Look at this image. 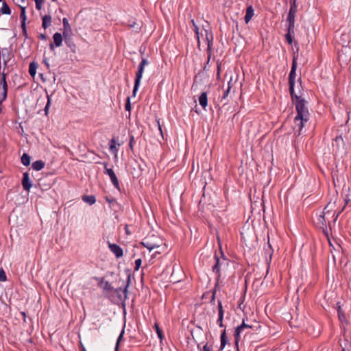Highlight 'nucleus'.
Here are the masks:
<instances>
[{"label": "nucleus", "mask_w": 351, "mask_h": 351, "mask_svg": "<svg viewBox=\"0 0 351 351\" xmlns=\"http://www.w3.org/2000/svg\"><path fill=\"white\" fill-rule=\"evenodd\" d=\"M293 101L295 103L297 115L294 119L296 126H298L300 132L304 126V123L309 119V112L306 107L307 101L301 96L297 95L295 93L291 95Z\"/></svg>", "instance_id": "nucleus-1"}, {"label": "nucleus", "mask_w": 351, "mask_h": 351, "mask_svg": "<svg viewBox=\"0 0 351 351\" xmlns=\"http://www.w3.org/2000/svg\"><path fill=\"white\" fill-rule=\"evenodd\" d=\"M215 264L212 267V271L217 275L215 287L219 285L221 274V270H224L229 266L230 261L227 258L223 252L220 250L219 254L214 256Z\"/></svg>", "instance_id": "nucleus-2"}, {"label": "nucleus", "mask_w": 351, "mask_h": 351, "mask_svg": "<svg viewBox=\"0 0 351 351\" xmlns=\"http://www.w3.org/2000/svg\"><path fill=\"white\" fill-rule=\"evenodd\" d=\"M332 151L336 154H346V143L341 135L336 136L332 140Z\"/></svg>", "instance_id": "nucleus-3"}, {"label": "nucleus", "mask_w": 351, "mask_h": 351, "mask_svg": "<svg viewBox=\"0 0 351 351\" xmlns=\"http://www.w3.org/2000/svg\"><path fill=\"white\" fill-rule=\"evenodd\" d=\"M296 69H297V62L296 58L294 57L292 62L291 69L290 73L289 74V92L290 95H293L294 91V86L295 82L296 77Z\"/></svg>", "instance_id": "nucleus-4"}, {"label": "nucleus", "mask_w": 351, "mask_h": 351, "mask_svg": "<svg viewBox=\"0 0 351 351\" xmlns=\"http://www.w3.org/2000/svg\"><path fill=\"white\" fill-rule=\"evenodd\" d=\"M102 164L104 166V173L105 174H107L109 176L110 180H111L113 186H114V188H116L118 190H120L119 180L116 176L114 171H113V169L111 168H108V162H103Z\"/></svg>", "instance_id": "nucleus-5"}, {"label": "nucleus", "mask_w": 351, "mask_h": 351, "mask_svg": "<svg viewBox=\"0 0 351 351\" xmlns=\"http://www.w3.org/2000/svg\"><path fill=\"white\" fill-rule=\"evenodd\" d=\"M296 0L291 1V8L288 14L287 21L289 23V29H294L295 17L297 12Z\"/></svg>", "instance_id": "nucleus-6"}, {"label": "nucleus", "mask_w": 351, "mask_h": 351, "mask_svg": "<svg viewBox=\"0 0 351 351\" xmlns=\"http://www.w3.org/2000/svg\"><path fill=\"white\" fill-rule=\"evenodd\" d=\"M130 282H131L130 276L129 275L128 276L126 285L125 286V287L123 289L122 287H119V288H116V289L114 288V290H112V292L117 294L120 300H123L122 295L120 293V292L122 291L124 295L123 300H125L127 299L128 289Z\"/></svg>", "instance_id": "nucleus-7"}, {"label": "nucleus", "mask_w": 351, "mask_h": 351, "mask_svg": "<svg viewBox=\"0 0 351 351\" xmlns=\"http://www.w3.org/2000/svg\"><path fill=\"white\" fill-rule=\"evenodd\" d=\"M143 71H144V66L139 64L138 66V71H136V78H135V81H134V88H133V95L134 96L136 95V93L138 89Z\"/></svg>", "instance_id": "nucleus-8"}, {"label": "nucleus", "mask_w": 351, "mask_h": 351, "mask_svg": "<svg viewBox=\"0 0 351 351\" xmlns=\"http://www.w3.org/2000/svg\"><path fill=\"white\" fill-rule=\"evenodd\" d=\"M53 43H51L49 44V48L51 51L54 50L55 47H59L62 45L63 40V36L59 33L56 32L53 36Z\"/></svg>", "instance_id": "nucleus-9"}, {"label": "nucleus", "mask_w": 351, "mask_h": 351, "mask_svg": "<svg viewBox=\"0 0 351 351\" xmlns=\"http://www.w3.org/2000/svg\"><path fill=\"white\" fill-rule=\"evenodd\" d=\"M206 33V40L207 42V53H208V60L207 64H208L211 53H212V45H213V34L209 33L206 29L204 30Z\"/></svg>", "instance_id": "nucleus-10"}, {"label": "nucleus", "mask_w": 351, "mask_h": 351, "mask_svg": "<svg viewBox=\"0 0 351 351\" xmlns=\"http://www.w3.org/2000/svg\"><path fill=\"white\" fill-rule=\"evenodd\" d=\"M97 280H99V286L103 289L105 294H108L114 290V287L108 281H104V278H95Z\"/></svg>", "instance_id": "nucleus-11"}, {"label": "nucleus", "mask_w": 351, "mask_h": 351, "mask_svg": "<svg viewBox=\"0 0 351 351\" xmlns=\"http://www.w3.org/2000/svg\"><path fill=\"white\" fill-rule=\"evenodd\" d=\"M1 55L5 66H7L8 62L14 57L12 49L10 48H3L1 50Z\"/></svg>", "instance_id": "nucleus-12"}, {"label": "nucleus", "mask_w": 351, "mask_h": 351, "mask_svg": "<svg viewBox=\"0 0 351 351\" xmlns=\"http://www.w3.org/2000/svg\"><path fill=\"white\" fill-rule=\"evenodd\" d=\"M22 186L24 190L29 191L32 186V181L28 172L23 173L22 178Z\"/></svg>", "instance_id": "nucleus-13"}, {"label": "nucleus", "mask_w": 351, "mask_h": 351, "mask_svg": "<svg viewBox=\"0 0 351 351\" xmlns=\"http://www.w3.org/2000/svg\"><path fill=\"white\" fill-rule=\"evenodd\" d=\"M108 247L110 251L115 255L117 258L123 256V252L122 248L117 244L108 243Z\"/></svg>", "instance_id": "nucleus-14"}, {"label": "nucleus", "mask_w": 351, "mask_h": 351, "mask_svg": "<svg viewBox=\"0 0 351 351\" xmlns=\"http://www.w3.org/2000/svg\"><path fill=\"white\" fill-rule=\"evenodd\" d=\"M217 303H218V315H219V317H218V319H217V322L219 326L222 328L224 326V325L223 324L224 311H223L221 301L219 300Z\"/></svg>", "instance_id": "nucleus-15"}, {"label": "nucleus", "mask_w": 351, "mask_h": 351, "mask_svg": "<svg viewBox=\"0 0 351 351\" xmlns=\"http://www.w3.org/2000/svg\"><path fill=\"white\" fill-rule=\"evenodd\" d=\"M254 14V10L252 5L247 6V8L246 9V14L244 17L245 22L246 23H248L250 22V21L252 19Z\"/></svg>", "instance_id": "nucleus-16"}, {"label": "nucleus", "mask_w": 351, "mask_h": 351, "mask_svg": "<svg viewBox=\"0 0 351 351\" xmlns=\"http://www.w3.org/2000/svg\"><path fill=\"white\" fill-rule=\"evenodd\" d=\"M337 305L338 318H339V321L341 323H347V319H346L345 313H344L343 309L341 308V307L339 304V302H337Z\"/></svg>", "instance_id": "nucleus-17"}, {"label": "nucleus", "mask_w": 351, "mask_h": 351, "mask_svg": "<svg viewBox=\"0 0 351 351\" xmlns=\"http://www.w3.org/2000/svg\"><path fill=\"white\" fill-rule=\"evenodd\" d=\"M199 102L202 107L205 109L208 105V97L206 92H203L199 97Z\"/></svg>", "instance_id": "nucleus-18"}, {"label": "nucleus", "mask_w": 351, "mask_h": 351, "mask_svg": "<svg viewBox=\"0 0 351 351\" xmlns=\"http://www.w3.org/2000/svg\"><path fill=\"white\" fill-rule=\"evenodd\" d=\"M45 165V163L43 160H38L32 163V168L36 171H40L44 168Z\"/></svg>", "instance_id": "nucleus-19"}, {"label": "nucleus", "mask_w": 351, "mask_h": 351, "mask_svg": "<svg viewBox=\"0 0 351 351\" xmlns=\"http://www.w3.org/2000/svg\"><path fill=\"white\" fill-rule=\"evenodd\" d=\"M51 25V16L49 15H45L43 17V23L42 26L44 29H47Z\"/></svg>", "instance_id": "nucleus-20"}, {"label": "nucleus", "mask_w": 351, "mask_h": 351, "mask_svg": "<svg viewBox=\"0 0 351 351\" xmlns=\"http://www.w3.org/2000/svg\"><path fill=\"white\" fill-rule=\"evenodd\" d=\"M220 338H221L220 350H222L225 348L226 345L227 344V343L228 341V337L226 335V332L225 330L222 331Z\"/></svg>", "instance_id": "nucleus-21"}, {"label": "nucleus", "mask_w": 351, "mask_h": 351, "mask_svg": "<svg viewBox=\"0 0 351 351\" xmlns=\"http://www.w3.org/2000/svg\"><path fill=\"white\" fill-rule=\"evenodd\" d=\"M21 162L23 165L27 167L30 165L31 157L27 153H24L21 156Z\"/></svg>", "instance_id": "nucleus-22"}, {"label": "nucleus", "mask_w": 351, "mask_h": 351, "mask_svg": "<svg viewBox=\"0 0 351 351\" xmlns=\"http://www.w3.org/2000/svg\"><path fill=\"white\" fill-rule=\"evenodd\" d=\"M38 64L35 62H32L29 66V73L32 77H34L36 73Z\"/></svg>", "instance_id": "nucleus-23"}, {"label": "nucleus", "mask_w": 351, "mask_h": 351, "mask_svg": "<svg viewBox=\"0 0 351 351\" xmlns=\"http://www.w3.org/2000/svg\"><path fill=\"white\" fill-rule=\"evenodd\" d=\"M241 332L242 330L238 326L235 328V330L234 332V337L235 340L234 341L237 348L239 347V342L240 341V335Z\"/></svg>", "instance_id": "nucleus-24"}, {"label": "nucleus", "mask_w": 351, "mask_h": 351, "mask_svg": "<svg viewBox=\"0 0 351 351\" xmlns=\"http://www.w3.org/2000/svg\"><path fill=\"white\" fill-rule=\"evenodd\" d=\"M141 244L145 247L148 249L149 251H152V250L159 247L158 245L152 243L151 242H149L148 241H144L141 242Z\"/></svg>", "instance_id": "nucleus-25"}, {"label": "nucleus", "mask_w": 351, "mask_h": 351, "mask_svg": "<svg viewBox=\"0 0 351 351\" xmlns=\"http://www.w3.org/2000/svg\"><path fill=\"white\" fill-rule=\"evenodd\" d=\"M82 199L89 205H93L96 202V198L94 195H84L83 196Z\"/></svg>", "instance_id": "nucleus-26"}, {"label": "nucleus", "mask_w": 351, "mask_h": 351, "mask_svg": "<svg viewBox=\"0 0 351 351\" xmlns=\"http://www.w3.org/2000/svg\"><path fill=\"white\" fill-rule=\"evenodd\" d=\"M272 254H273V250L271 248V244L269 243V241H268V246H267V248L265 249V256H266L267 261H269V262H271Z\"/></svg>", "instance_id": "nucleus-27"}, {"label": "nucleus", "mask_w": 351, "mask_h": 351, "mask_svg": "<svg viewBox=\"0 0 351 351\" xmlns=\"http://www.w3.org/2000/svg\"><path fill=\"white\" fill-rule=\"evenodd\" d=\"M64 42H65L66 45L71 49V50L73 52H75L76 45L74 43V42L71 38H66V40H64Z\"/></svg>", "instance_id": "nucleus-28"}, {"label": "nucleus", "mask_w": 351, "mask_h": 351, "mask_svg": "<svg viewBox=\"0 0 351 351\" xmlns=\"http://www.w3.org/2000/svg\"><path fill=\"white\" fill-rule=\"evenodd\" d=\"M1 12L3 14L9 15L11 14V10L6 2L3 1L2 4V8H1Z\"/></svg>", "instance_id": "nucleus-29"}, {"label": "nucleus", "mask_w": 351, "mask_h": 351, "mask_svg": "<svg viewBox=\"0 0 351 351\" xmlns=\"http://www.w3.org/2000/svg\"><path fill=\"white\" fill-rule=\"evenodd\" d=\"M330 203H328L324 208V212H323V214L319 216V221L320 223H322V224L324 223V222H325V218H324V215L326 214V213H328L330 212V209H329V206H330Z\"/></svg>", "instance_id": "nucleus-30"}, {"label": "nucleus", "mask_w": 351, "mask_h": 351, "mask_svg": "<svg viewBox=\"0 0 351 351\" xmlns=\"http://www.w3.org/2000/svg\"><path fill=\"white\" fill-rule=\"evenodd\" d=\"M291 32H293V29H289V26H288L287 33L285 34V38H286V40H287V43L289 45H291L292 43H293V38H292V36L291 35Z\"/></svg>", "instance_id": "nucleus-31"}, {"label": "nucleus", "mask_w": 351, "mask_h": 351, "mask_svg": "<svg viewBox=\"0 0 351 351\" xmlns=\"http://www.w3.org/2000/svg\"><path fill=\"white\" fill-rule=\"evenodd\" d=\"M19 6L21 8L20 19H21V21H26V19H27L26 11H25L26 7L22 6V5H19Z\"/></svg>", "instance_id": "nucleus-32"}, {"label": "nucleus", "mask_w": 351, "mask_h": 351, "mask_svg": "<svg viewBox=\"0 0 351 351\" xmlns=\"http://www.w3.org/2000/svg\"><path fill=\"white\" fill-rule=\"evenodd\" d=\"M350 202V199H345V205L337 213H334L333 216L335 217L334 218V222L336 221V220L337 219V218L339 217V216L340 215V214L343 211L346 206L348 204V202Z\"/></svg>", "instance_id": "nucleus-33"}, {"label": "nucleus", "mask_w": 351, "mask_h": 351, "mask_svg": "<svg viewBox=\"0 0 351 351\" xmlns=\"http://www.w3.org/2000/svg\"><path fill=\"white\" fill-rule=\"evenodd\" d=\"M117 142L114 138H112L110 141V149L112 152H117V148L116 147Z\"/></svg>", "instance_id": "nucleus-34"}, {"label": "nucleus", "mask_w": 351, "mask_h": 351, "mask_svg": "<svg viewBox=\"0 0 351 351\" xmlns=\"http://www.w3.org/2000/svg\"><path fill=\"white\" fill-rule=\"evenodd\" d=\"M64 30H66L67 32H71V27L69 25V21L66 18H64L62 20Z\"/></svg>", "instance_id": "nucleus-35"}, {"label": "nucleus", "mask_w": 351, "mask_h": 351, "mask_svg": "<svg viewBox=\"0 0 351 351\" xmlns=\"http://www.w3.org/2000/svg\"><path fill=\"white\" fill-rule=\"evenodd\" d=\"M154 328H155V330H156V332L158 335V338L162 340L164 337V335H163V332H162V330L160 328V327L158 326V324H154Z\"/></svg>", "instance_id": "nucleus-36"}, {"label": "nucleus", "mask_w": 351, "mask_h": 351, "mask_svg": "<svg viewBox=\"0 0 351 351\" xmlns=\"http://www.w3.org/2000/svg\"><path fill=\"white\" fill-rule=\"evenodd\" d=\"M123 334H124V329L122 330V331L121 332L119 336L118 337V339L117 340V343H116L115 349H114L115 351H118V350H119V343H120V341H121V339L123 338Z\"/></svg>", "instance_id": "nucleus-37"}, {"label": "nucleus", "mask_w": 351, "mask_h": 351, "mask_svg": "<svg viewBox=\"0 0 351 351\" xmlns=\"http://www.w3.org/2000/svg\"><path fill=\"white\" fill-rule=\"evenodd\" d=\"M243 331L245 328H252V326L245 323V320L243 319L242 324L238 326Z\"/></svg>", "instance_id": "nucleus-38"}, {"label": "nucleus", "mask_w": 351, "mask_h": 351, "mask_svg": "<svg viewBox=\"0 0 351 351\" xmlns=\"http://www.w3.org/2000/svg\"><path fill=\"white\" fill-rule=\"evenodd\" d=\"M7 280L6 274L4 270L1 268L0 269V281L5 282Z\"/></svg>", "instance_id": "nucleus-39"}, {"label": "nucleus", "mask_w": 351, "mask_h": 351, "mask_svg": "<svg viewBox=\"0 0 351 351\" xmlns=\"http://www.w3.org/2000/svg\"><path fill=\"white\" fill-rule=\"evenodd\" d=\"M34 1H35V3H36V8L38 10H41L42 5H43V3L44 2V0H34Z\"/></svg>", "instance_id": "nucleus-40"}, {"label": "nucleus", "mask_w": 351, "mask_h": 351, "mask_svg": "<svg viewBox=\"0 0 351 351\" xmlns=\"http://www.w3.org/2000/svg\"><path fill=\"white\" fill-rule=\"evenodd\" d=\"M125 110L129 111V112L131 110V104H130V97L127 98V101H126V103L125 105Z\"/></svg>", "instance_id": "nucleus-41"}, {"label": "nucleus", "mask_w": 351, "mask_h": 351, "mask_svg": "<svg viewBox=\"0 0 351 351\" xmlns=\"http://www.w3.org/2000/svg\"><path fill=\"white\" fill-rule=\"evenodd\" d=\"M141 263H142V261L141 258H138V259H136L135 261V267H134V269L135 270H138L141 265Z\"/></svg>", "instance_id": "nucleus-42"}, {"label": "nucleus", "mask_w": 351, "mask_h": 351, "mask_svg": "<svg viewBox=\"0 0 351 351\" xmlns=\"http://www.w3.org/2000/svg\"><path fill=\"white\" fill-rule=\"evenodd\" d=\"M71 34H72V31L71 32H67L66 30H64L63 31V33H62V36L64 38V40H66V38H71Z\"/></svg>", "instance_id": "nucleus-43"}, {"label": "nucleus", "mask_w": 351, "mask_h": 351, "mask_svg": "<svg viewBox=\"0 0 351 351\" xmlns=\"http://www.w3.org/2000/svg\"><path fill=\"white\" fill-rule=\"evenodd\" d=\"M195 36L197 39L198 46H199L200 42H199V27L198 26H195V29H194Z\"/></svg>", "instance_id": "nucleus-44"}, {"label": "nucleus", "mask_w": 351, "mask_h": 351, "mask_svg": "<svg viewBox=\"0 0 351 351\" xmlns=\"http://www.w3.org/2000/svg\"><path fill=\"white\" fill-rule=\"evenodd\" d=\"M134 143V137L132 135L130 138L129 147L131 149H133V145Z\"/></svg>", "instance_id": "nucleus-45"}, {"label": "nucleus", "mask_w": 351, "mask_h": 351, "mask_svg": "<svg viewBox=\"0 0 351 351\" xmlns=\"http://www.w3.org/2000/svg\"><path fill=\"white\" fill-rule=\"evenodd\" d=\"M49 106H50V98L49 96H47V103L45 107V111L46 114L48 113V110H49Z\"/></svg>", "instance_id": "nucleus-46"}, {"label": "nucleus", "mask_w": 351, "mask_h": 351, "mask_svg": "<svg viewBox=\"0 0 351 351\" xmlns=\"http://www.w3.org/2000/svg\"><path fill=\"white\" fill-rule=\"evenodd\" d=\"M201 351H212V346L206 343L203 346V349Z\"/></svg>", "instance_id": "nucleus-47"}, {"label": "nucleus", "mask_w": 351, "mask_h": 351, "mask_svg": "<svg viewBox=\"0 0 351 351\" xmlns=\"http://www.w3.org/2000/svg\"><path fill=\"white\" fill-rule=\"evenodd\" d=\"M149 64V62L147 61V59L145 58H142V60L141 62V63L139 64L140 65H142L143 66L145 67V65H147Z\"/></svg>", "instance_id": "nucleus-48"}, {"label": "nucleus", "mask_w": 351, "mask_h": 351, "mask_svg": "<svg viewBox=\"0 0 351 351\" xmlns=\"http://www.w3.org/2000/svg\"><path fill=\"white\" fill-rule=\"evenodd\" d=\"M105 199H106V200L108 203H110V204H111V203H112V202H115V199H114V198H110V197H108V196H106V197H105Z\"/></svg>", "instance_id": "nucleus-49"}, {"label": "nucleus", "mask_w": 351, "mask_h": 351, "mask_svg": "<svg viewBox=\"0 0 351 351\" xmlns=\"http://www.w3.org/2000/svg\"><path fill=\"white\" fill-rule=\"evenodd\" d=\"M220 71H221V63L217 62V77H219L220 76Z\"/></svg>", "instance_id": "nucleus-50"}, {"label": "nucleus", "mask_w": 351, "mask_h": 351, "mask_svg": "<svg viewBox=\"0 0 351 351\" xmlns=\"http://www.w3.org/2000/svg\"><path fill=\"white\" fill-rule=\"evenodd\" d=\"M124 229H125V231L126 234H128V235L131 234V232H130V231L129 230V226H128V224H126V225L125 226Z\"/></svg>", "instance_id": "nucleus-51"}, {"label": "nucleus", "mask_w": 351, "mask_h": 351, "mask_svg": "<svg viewBox=\"0 0 351 351\" xmlns=\"http://www.w3.org/2000/svg\"><path fill=\"white\" fill-rule=\"evenodd\" d=\"M230 87L228 86V89L223 93V99H225L228 96V93L230 92Z\"/></svg>", "instance_id": "nucleus-52"}, {"label": "nucleus", "mask_w": 351, "mask_h": 351, "mask_svg": "<svg viewBox=\"0 0 351 351\" xmlns=\"http://www.w3.org/2000/svg\"><path fill=\"white\" fill-rule=\"evenodd\" d=\"M39 38L43 40H47V36L45 34H41L40 36H39Z\"/></svg>", "instance_id": "nucleus-53"}, {"label": "nucleus", "mask_w": 351, "mask_h": 351, "mask_svg": "<svg viewBox=\"0 0 351 351\" xmlns=\"http://www.w3.org/2000/svg\"><path fill=\"white\" fill-rule=\"evenodd\" d=\"M43 62L45 63V64L46 65L47 68L49 69V64L47 61V58H44L43 59Z\"/></svg>", "instance_id": "nucleus-54"}, {"label": "nucleus", "mask_w": 351, "mask_h": 351, "mask_svg": "<svg viewBox=\"0 0 351 351\" xmlns=\"http://www.w3.org/2000/svg\"><path fill=\"white\" fill-rule=\"evenodd\" d=\"M21 27L23 30L26 29V23L25 21H21Z\"/></svg>", "instance_id": "nucleus-55"}, {"label": "nucleus", "mask_w": 351, "mask_h": 351, "mask_svg": "<svg viewBox=\"0 0 351 351\" xmlns=\"http://www.w3.org/2000/svg\"><path fill=\"white\" fill-rule=\"evenodd\" d=\"M215 293H216V290H214L213 293V296H212V298H211V302L215 301Z\"/></svg>", "instance_id": "nucleus-56"}, {"label": "nucleus", "mask_w": 351, "mask_h": 351, "mask_svg": "<svg viewBox=\"0 0 351 351\" xmlns=\"http://www.w3.org/2000/svg\"><path fill=\"white\" fill-rule=\"evenodd\" d=\"M21 315L23 316V321L26 322V320H25V319H26V314H25V312H21Z\"/></svg>", "instance_id": "nucleus-57"}, {"label": "nucleus", "mask_w": 351, "mask_h": 351, "mask_svg": "<svg viewBox=\"0 0 351 351\" xmlns=\"http://www.w3.org/2000/svg\"><path fill=\"white\" fill-rule=\"evenodd\" d=\"M80 349L82 351H86L84 346L82 343H80Z\"/></svg>", "instance_id": "nucleus-58"}, {"label": "nucleus", "mask_w": 351, "mask_h": 351, "mask_svg": "<svg viewBox=\"0 0 351 351\" xmlns=\"http://www.w3.org/2000/svg\"><path fill=\"white\" fill-rule=\"evenodd\" d=\"M191 23L193 24L194 29H195V26H197V25L195 24V23L193 19L191 20Z\"/></svg>", "instance_id": "nucleus-59"}, {"label": "nucleus", "mask_w": 351, "mask_h": 351, "mask_svg": "<svg viewBox=\"0 0 351 351\" xmlns=\"http://www.w3.org/2000/svg\"><path fill=\"white\" fill-rule=\"evenodd\" d=\"M23 34L25 36H27V29L25 30H23Z\"/></svg>", "instance_id": "nucleus-60"}, {"label": "nucleus", "mask_w": 351, "mask_h": 351, "mask_svg": "<svg viewBox=\"0 0 351 351\" xmlns=\"http://www.w3.org/2000/svg\"><path fill=\"white\" fill-rule=\"evenodd\" d=\"M342 351H350L349 349H347V348H342Z\"/></svg>", "instance_id": "nucleus-61"}, {"label": "nucleus", "mask_w": 351, "mask_h": 351, "mask_svg": "<svg viewBox=\"0 0 351 351\" xmlns=\"http://www.w3.org/2000/svg\"><path fill=\"white\" fill-rule=\"evenodd\" d=\"M162 351H173V350H171V349H166L165 350H162ZM173 351H177V350H174Z\"/></svg>", "instance_id": "nucleus-62"}, {"label": "nucleus", "mask_w": 351, "mask_h": 351, "mask_svg": "<svg viewBox=\"0 0 351 351\" xmlns=\"http://www.w3.org/2000/svg\"><path fill=\"white\" fill-rule=\"evenodd\" d=\"M158 128H159V130H160V132H162V130H161L160 125L159 124H158Z\"/></svg>", "instance_id": "nucleus-63"}, {"label": "nucleus", "mask_w": 351, "mask_h": 351, "mask_svg": "<svg viewBox=\"0 0 351 351\" xmlns=\"http://www.w3.org/2000/svg\"><path fill=\"white\" fill-rule=\"evenodd\" d=\"M131 27H134V25H130Z\"/></svg>", "instance_id": "nucleus-64"}]
</instances>
